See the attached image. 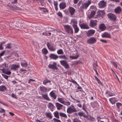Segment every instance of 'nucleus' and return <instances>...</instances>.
I'll return each mask as SVG.
<instances>
[{
    "instance_id": "1",
    "label": "nucleus",
    "mask_w": 122,
    "mask_h": 122,
    "mask_svg": "<svg viewBox=\"0 0 122 122\" xmlns=\"http://www.w3.org/2000/svg\"><path fill=\"white\" fill-rule=\"evenodd\" d=\"M1 67L2 68L1 69V70L4 73L8 75H10L11 73L10 70H9V67L8 64L5 63H4L2 65Z\"/></svg>"
},
{
    "instance_id": "2",
    "label": "nucleus",
    "mask_w": 122,
    "mask_h": 122,
    "mask_svg": "<svg viewBox=\"0 0 122 122\" xmlns=\"http://www.w3.org/2000/svg\"><path fill=\"white\" fill-rule=\"evenodd\" d=\"M91 1L90 0H88L86 1L85 2L82 4L79 10L83 11L84 9H86L91 4Z\"/></svg>"
},
{
    "instance_id": "3",
    "label": "nucleus",
    "mask_w": 122,
    "mask_h": 122,
    "mask_svg": "<svg viewBox=\"0 0 122 122\" xmlns=\"http://www.w3.org/2000/svg\"><path fill=\"white\" fill-rule=\"evenodd\" d=\"M66 99L63 98H58V101L61 103L67 106H68L71 104V103L68 101H65Z\"/></svg>"
},
{
    "instance_id": "4",
    "label": "nucleus",
    "mask_w": 122,
    "mask_h": 122,
    "mask_svg": "<svg viewBox=\"0 0 122 122\" xmlns=\"http://www.w3.org/2000/svg\"><path fill=\"white\" fill-rule=\"evenodd\" d=\"M64 27L66 32L69 35H71L73 34V31L72 27L69 25H65Z\"/></svg>"
},
{
    "instance_id": "5",
    "label": "nucleus",
    "mask_w": 122,
    "mask_h": 122,
    "mask_svg": "<svg viewBox=\"0 0 122 122\" xmlns=\"http://www.w3.org/2000/svg\"><path fill=\"white\" fill-rule=\"evenodd\" d=\"M77 112L74 106L71 105L69 107L67 110V112L68 113L71 114L75 112Z\"/></svg>"
},
{
    "instance_id": "6",
    "label": "nucleus",
    "mask_w": 122,
    "mask_h": 122,
    "mask_svg": "<svg viewBox=\"0 0 122 122\" xmlns=\"http://www.w3.org/2000/svg\"><path fill=\"white\" fill-rule=\"evenodd\" d=\"M97 41L96 39L93 37L89 38L87 40V43L89 44H92L95 43Z\"/></svg>"
},
{
    "instance_id": "7",
    "label": "nucleus",
    "mask_w": 122,
    "mask_h": 122,
    "mask_svg": "<svg viewBox=\"0 0 122 122\" xmlns=\"http://www.w3.org/2000/svg\"><path fill=\"white\" fill-rule=\"evenodd\" d=\"M48 67L50 69L54 70H58V68L57 67L56 63L55 62H53L52 64H49L48 66Z\"/></svg>"
},
{
    "instance_id": "8",
    "label": "nucleus",
    "mask_w": 122,
    "mask_h": 122,
    "mask_svg": "<svg viewBox=\"0 0 122 122\" xmlns=\"http://www.w3.org/2000/svg\"><path fill=\"white\" fill-rule=\"evenodd\" d=\"M10 67V70L15 71L18 69L20 67V65L19 64L17 65L13 64L11 65Z\"/></svg>"
},
{
    "instance_id": "9",
    "label": "nucleus",
    "mask_w": 122,
    "mask_h": 122,
    "mask_svg": "<svg viewBox=\"0 0 122 122\" xmlns=\"http://www.w3.org/2000/svg\"><path fill=\"white\" fill-rule=\"evenodd\" d=\"M107 16L108 17L112 20L115 21L116 20V17L115 15L112 13H109Z\"/></svg>"
},
{
    "instance_id": "10",
    "label": "nucleus",
    "mask_w": 122,
    "mask_h": 122,
    "mask_svg": "<svg viewBox=\"0 0 122 122\" xmlns=\"http://www.w3.org/2000/svg\"><path fill=\"white\" fill-rule=\"evenodd\" d=\"M61 64L65 68H68L69 67L68 64L67 62L65 60L60 61Z\"/></svg>"
},
{
    "instance_id": "11",
    "label": "nucleus",
    "mask_w": 122,
    "mask_h": 122,
    "mask_svg": "<svg viewBox=\"0 0 122 122\" xmlns=\"http://www.w3.org/2000/svg\"><path fill=\"white\" fill-rule=\"evenodd\" d=\"M79 25L81 29H88L89 28V27L87 25L86 23H80Z\"/></svg>"
},
{
    "instance_id": "12",
    "label": "nucleus",
    "mask_w": 122,
    "mask_h": 122,
    "mask_svg": "<svg viewBox=\"0 0 122 122\" xmlns=\"http://www.w3.org/2000/svg\"><path fill=\"white\" fill-rule=\"evenodd\" d=\"M95 32V30H88L86 33V35L88 37L92 36Z\"/></svg>"
},
{
    "instance_id": "13",
    "label": "nucleus",
    "mask_w": 122,
    "mask_h": 122,
    "mask_svg": "<svg viewBox=\"0 0 122 122\" xmlns=\"http://www.w3.org/2000/svg\"><path fill=\"white\" fill-rule=\"evenodd\" d=\"M49 50L51 51H54L56 50V48L52 46L51 43L48 42L46 44Z\"/></svg>"
},
{
    "instance_id": "14",
    "label": "nucleus",
    "mask_w": 122,
    "mask_h": 122,
    "mask_svg": "<svg viewBox=\"0 0 122 122\" xmlns=\"http://www.w3.org/2000/svg\"><path fill=\"white\" fill-rule=\"evenodd\" d=\"M68 10L71 15H73L74 14L75 10L73 7H69L68 9Z\"/></svg>"
},
{
    "instance_id": "15",
    "label": "nucleus",
    "mask_w": 122,
    "mask_h": 122,
    "mask_svg": "<svg viewBox=\"0 0 122 122\" xmlns=\"http://www.w3.org/2000/svg\"><path fill=\"white\" fill-rule=\"evenodd\" d=\"M106 2L104 0L101 1L98 4L99 7L102 8L104 7L106 5Z\"/></svg>"
},
{
    "instance_id": "16",
    "label": "nucleus",
    "mask_w": 122,
    "mask_h": 122,
    "mask_svg": "<svg viewBox=\"0 0 122 122\" xmlns=\"http://www.w3.org/2000/svg\"><path fill=\"white\" fill-rule=\"evenodd\" d=\"M97 21L96 20H91L90 21V26L93 27L97 25Z\"/></svg>"
},
{
    "instance_id": "17",
    "label": "nucleus",
    "mask_w": 122,
    "mask_h": 122,
    "mask_svg": "<svg viewBox=\"0 0 122 122\" xmlns=\"http://www.w3.org/2000/svg\"><path fill=\"white\" fill-rule=\"evenodd\" d=\"M55 106L57 109L58 110L62 109L63 106V105L58 102H56V103Z\"/></svg>"
},
{
    "instance_id": "18",
    "label": "nucleus",
    "mask_w": 122,
    "mask_h": 122,
    "mask_svg": "<svg viewBox=\"0 0 122 122\" xmlns=\"http://www.w3.org/2000/svg\"><path fill=\"white\" fill-rule=\"evenodd\" d=\"M99 29L101 31L104 30L106 29V26L104 24L102 23L100 24L99 26Z\"/></svg>"
},
{
    "instance_id": "19",
    "label": "nucleus",
    "mask_w": 122,
    "mask_h": 122,
    "mask_svg": "<svg viewBox=\"0 0 122 122\" xmlns=\"http://www.w3.org/2000/svg\"><path fill=\"white\" fill-rule=\"evenodd\" d=\"M49 56L51 58L55 60L57 59L58 57V56L57 55L53 54H50Z\"/></svg>"
},
{
    "instance_id": "20",
    "label": "nucleus",
    "mask_w": 122,
    "mask_h": 122,
    "mask_svg": "<svg viewBox=\"0 0 122 122\" xmlns=\"http://www.w3.org/2000/svg\"><path fill=\"white\" fill-rule=\"evenodd\" d=\"M49 95L50 97L52 98L54 100L56 99L57 96L56 95L53 91H52L50 93Z\"/></svg>"
},
{
    "instance_id": "21",
    "label": "nucleus",
    "mask_w": 122,
    "mask_h": 122,
    "mask_svg": "<svg viewBox=\"0 0 122 122\" xmlns=\"http://www.w3.org/2000/svg\"><path fill=\"white\" fill-rule=\"evenodd\" d=\"M102 37H105L109 38H110L111 37V36L110 34L107 32L104 33L102 34Z\"/></svg>"
},
{
    "instance_id": "22",
    "label": "nucleus",
    "mask_w": 122,
    "mask_h": 122,
    "mask_svg": "<svg viewBox=\"0 0 122 122\" xmlns=\"http://www.w3.org/2000/svg\"><path fill=\"white\" fill-rule=\"evenodd\" d=\"M47 106L48 108H49L51 111H53V109L54 106L53 104L50 102L48 104Z\"/></svg>"
},
{
    "instance_id": "23",
    "label": "nucleus",
    "mask_w": 122,
    "mask_h": 122,
    "mask_svg": "<svg viewBox=\"0 0 122 122\" xmlns=\"http://www.w3.org/2000/svg\"><path fill=\"white\" fill-rule=\"evenodd\" d=\"M66 7V3L65 2H61L59 4V7L60 9H63Z\"/></svg>"
},
{
    "instance_id": "24",
    "label": "nucleus",
    "mask_w": 122,
    "mask_h": 122,
    "mask_svg": "<svg viewBox=\"0 0 122 122\" xmlns=\"http://www.w3.org/2000/svg\"><path fill=\"white\" fill-rule=\"evenodd\" d=\"M109 101L111 102L112 104H114L117 101L116 100L115 98H112L109 99Z\"/></svg>"
},
{
    "instance_id": "25",
    "label": "nucleus",
    "mask_w": 122,
    "mask_h": 122,
    "mask_svg": "<svg viewBox=\"0 0 122 122\" xmlns=\"http://www.w3.org/2000/svg\"><path fill=\"white\" fill-rule=\"evenodd\" d=\"M45 115L47 117L50 119H51L52 118V115L51 112H46L45 113Z\"/></svg>"
},
{
    "instance_id": "26",
    "label": "nucleus",
    "mask_w": 122,
    "mask_h": 122,
    "mask_svg": "<svg viewBox=\"0 0 122 122\" xmlns=\"http://www.w3.org/2000/svg\"><path fill=\"white\" fill-rule=\"evenodd\" d=\"M73 27L75 33H78L79 30V28L77 27V25H73Z\"/></svg>"
},
{
    "instance_id": "27",
    "label": "nucleus",
    "mask_w": 122,
    "mask_h": 122,
    "mask_svg": "<svg viewBox=\"0 0 122 122\" xmlns=\"http://www.w3.org/2000/svg\"><path fill=\"white\" fill-rule=\"evenodd\" d=\"M42 95L43 98L46 100L49 101H50V100L48 97V95L47 94H42Z\"/></svg>"
},
{
    "instance_id": "28",
    "label": "nucleus",
    "mask_w": 122,
    "mask_h": 122,
    "mask_svg": "<svg viewBox=\"0 0 122 122\" xmlns=\"http://www.w3.org/2000/svg\"><path fill=\"white\" fill-rule=\"evenodd\" d=\"M40 90L43 92H46L47 91V88L45 87L40 86Z\"/></svg>"
},
{
    "instance_id": "29",
    "label": "nucleus",
    "mask_w": 122,
    "mask_h": 122,
    "mask_svg": "<svg viewBox=\"0 0 122 122\" xmlns=\"http://www.w3.org/2000/svg\"><path fill=\"white\" fill-rule=\"evenodd\" d=\"M96 13V12L94 11H92L91 14L88 16V18L89 19H90L92 18L95 15Z\"/></svg>"
},
{
    "instance_id": "30",
    "label": "nucleus",
    "mask_w": 122,
    "mask_h": 122,
    "mask_svg": "<svg viewBox=\"0 0 122 122\" xmlns=\"http://www.w3.org/2000/svg\"><path fill=\"white\" fill-rule=\"evenodd\" d=\"M121 10V9L119 6L117 7L115 10V11L116 13H120Z\"/></svg>"
},
{
    "instance_id": "31",
    "label": "nucleus",
    "mask_w": 122,
    "mask_h": 122,
    "mask_svg": "<svg viewBox=\"0 0 122 122\" xmlns=\"http://www.w3.org/2000/svg\"><path fill=\"white\" fill-rule=\"evenodd\" d=\"M82 109L85 111L87 114H88V112L86 110V105L84 104H83L82 105Z\"/></svg>"
},
{
    "instance_id": "32",
    "label": "nucleus",
    "mask_w": 122,
    "mask_h": 122,
    "mask_svg": "<svg viewBox=\"0 0 122 122\" xmlns=\"http://www.w3.org/2000/svg\"><path fill=\"white\" fill-rule=\"evenodd\" d=\"M79 56L78 55H77L76 56H70V58L72 59H76L78 58Z\"/></svg>"
},
{
    "instance_id": "33",
    "label": "nucleus",
    "mask_w": 122,
    "mask_h": 122,
    "mask_svg": "<svg viewBox=\"0 0 122 122\" xmlns=\"http://www.w3.org/2000/svg\"><path fill=\"white\" fill-rule=\"evenodd\" d=\"M6 89V88L5 86H0V91L2 92H4L5 90Z\"/></svg>"
},
{
    "instance_id": "34",
    "label": "nucleus",
    "mask_w": 122,
    "mask_h": 122,
    "mask_svg": "<svg viewBox=\"0 0 122 122\" xmlns=\"http://www.w3.org/2000/svg\"><path fill=\"white\" fill-rule=\"evenodd\" d=\"M54 116L56 118L59 119V113L58 112L56 111L54 113Z\"/></svg>"
},
{
    "instance_id": "35",
    "label": "nucleus",
    "mask_w": 122,
    "mask_h": 122,
    "mask_svg": "<svg viewBox=\"0 0 122 122\" xmlns=\"http://www.w3.org/2000/svg\"><path fill=\"white\" fill-rule=\"evenodd\" d=\"M106 94H108L110 97L114 96L115 95L114 94L108 91L106 92Z\"/></svg>"
},
{
    "instance_id": "36",
    "label": "nucleus",
    "mask_w": 122,
    "mask_h": 122,
    "mask_svg": "<svg viewBox=\"0 0 122 122\" xmlns=\"http://www.w3.org/2000/svg\"><path fill=\"white\" fill-rule=\"evenodd\" d=\"M78 115L80 116H82L86 118L87 117V116L85 115V114L82 112H79L78 113Z\"/></svg>"
},
{
    "instance_id": "37",
    "label": "nucleus",
    "mask_w": 122,
    "mask_h": 122,
    "mask_svg": "<svg viewBox=\"0 0 122 122\" xmlns=\"http://www.w3.org/2000/svg\"><path fill=\"white\" fill-rule=\"evenodd\" d=\"M77 22L76 20L75 19H72L71 20V23L73 26V25H76Z\"/></svg>"
},
{
    "instance_id": "38",
    "label": "nucleus",
    "mask_w": 122,
    "mask_h": 122,
    "mask_svg": "<svg viewBox=\"0 0 122 122\" xmlns=\"http://www.w3.org/2000/svg\"><path fill=\"white\" fill-rule=\"evenodd\" d=\"M42 51L43 53L45 54H47L48 52L46 48H44L42 50Z\"/></svg>"
},
{
    "instance_id": "39",
    "label": "nucleus",
    "mask_w": 122,
    "mask_h": 122,
    "mask_svg": "<svg viewBox=\"0 0 122 122\" xmlns=\"http://www.w3.org/2000/svg\"><path fill=\"white\" fill-rule=\"evenodd\" d=\"M58 57H59L60 58H61L62 59H67V58L66 57L65 55L59 56H58Z\"/></svg>"
},
{
    "instance_id": "40",
    "label": "nucleus",
    "mask_w": 122,
    "mask_h": 122,
    "mask_svg": "<svg viewBox=\"0 0 122 122\" xmlns=\"http://www.w3.org/2000/svg\"><path fill=\"white\" fill-rule=\"evenodd\" d=\"M50 82V81L49 80H48L47 79H46L44 80L43 81V84L45 85L46 84L48 83H49Z\"/></svg>"
},
{
    "instance_id": "41",
    "label": "nucleus",
    "mask_w": 122,
    "mask_h": 122,
    "mask_svg": "<svg viewBox=\"0 0 122 122\" xmlns=\"http://www.w3.org/2000/svg\"><path fill=\"white\" fill-rule=\"evenodd\" d=\"M57 53L58 54H62L63 53V52L62 49H60L57 51Z\"/></svg>"
},
{
    "instance_id": "42",
    "label": "nucleus",
    "mask_w": 122,
    "mask_h": 122,
    "mask_svg": "<svg viewBox=\"0 0 122 122\" xmlns=\"http://www.w3.org/2000/svg\"><path fill=\"white\" fill-rule=\"evenodd\" d=\"M60 115L61 116L65 117H67V116L66 115L63 113H62V112H60Z\"/></svg>"
},
{
    "instance_id": "43",
    "label": "nucleus",
    "mask_w": 122,
    "mask_h": 122,
    "mask_svg": "<svg viewBox=\"0 0 122 122\" xmlns=\"http://www.w3.org/2000/svg\"><path fill=\"white\" fill-rule=\"evenodd\" d=\"M11 47V43H8L7 44V46H6V48L8 49H10Z\"/></svg>"
},
{
    "instance_id": "44",
    "label": "nucleus",
    "mask_w": 122,
    "mask_h": 122,
    "mask_svg": "<svg viewBox=\"0 0 122 122\" xmlns=\"http://www.w3.org/2000/svg\"><path fill=\"white\" fill-rule=\"evenodd\" d=\"M99 13L100 15L102 16L104 15L105 14L103 10H100L99 11Z\"/></svg>"
},
{
    "instance_id": "45",
    "label": "nucleus",
    "mask_w": 122,
    "mask_h": 122,
    "mask_svg": "<svg viewBox=\"0 0 122 122\" xmlns=\"http://www.w3.org/2000/svg\"><path fill=\"white\" fill-rule=\"evenodd\" d=\"M40 9L44 12H46L48 11V10L44 8H41Z\"/></svg>"
},
{
    "instance_id": "46",
    "label": "nucleus",
    "mask_w": 122,
    "mask_h": 122,
    "mask_svg": "<svg viewBox=\"0 0 122 122\" xmlns=\"http://www.w3.org/2000/svg\"><path fill=\"white\" fill-rule=\"evenodd\" d=\"M2 76L4 78H5L6 79H8V76L6 75L5 74H2Z\"/></svg>"
},
{
    "instance_id": "47",
    "label": "nucleus",
    "mask_w": 122,
    "mask_h": 122,
    "mask_svg": "<svg viewBox=\"0 0 122 122\" xmlns=\"http://www.w3.org/2000/svg\"><path fill=\"white\" fill-rule=\"evenodd\" d=\"M5 112V111L3 109L0 107V113H3Z\"/></svg>"
},
{
    "instance_id": "48",
    "label": "nucleus",
    "mask_w": 122,
    "mask_h": 122,
    "mask_svg": "<svg viewBox=\"0 0 122 122\" xmlns=\"http://www.w3.org/2000/svg\"><path fill=\"white\" fill-rule=\"evenodd\" d=\"M116 106L118 108L120 106H122V104L119 102L117 103H116Z\"/></svg>"
},
{
    "instance_id": "49",
    "label": "nucleus",
    "mask_w": 122,
    "mask_h": 122,
    "mask_svg": "<svg viewBox=\"0 0 122 122\" xmlns=\"http://www.w3.org/2000/svg\"><path fill=\"white\" fill-rule=\"evenodd\" d=\"M53 119L55 122H61L60 120L57 119L55 118H54Z\"/></svg>"
},
{
    "instance_id": "50",
    "label": "nucleus",
    "mask_w": 122,
    "mask_h": 122,
    "mask_svg": "<svg viewBox=\"0 0 122 122\" xmlns=\"http://www.w3.org/2000/svg\"><path fill=\"white\" fill-rule=\"evenodd\" d=\"M21 65L22 66L24 67H25L27 66V63H21Z\"/></svg>"
},
{
    "instance_id": "51",
    "label": "nucleus",
    "mask_w": 122,
    "mask_h": 122,
    "mask_svg": "<svg viewBox=\"0 0 122 122\" xmlns=\"http://www.w3.org/2000/svg\"><path fill=\"white\" fill-rule=\"evenodd\" d=\"M73 122H81L80 120L77 119H74L73 121Z\"/></svg>"
},
{
    "instance_id": "52",
    "label": "nucleus",
    "mask_w": 122,
    "mask_h": 122,
    "mask_svg": "<svg viewBox=\"0 0 122 122\" xmlns=\"http://www.w3.org/2000/svg\"><path fill=\"white\" fill-rule=\"evenodd\" d=\"M0 103L3 105L4 106H8V105L6 103H5L1 101L0 100Z\"/></svg>"
},
{
    "instance_id": "53",
    "label": "nucleus",
    "mask_w": 122,
    "mask_h": 122,
    "mask_svg": "<svg viewBox=\"0 0 122 122\" xmlns=\"http://www.w3.org/2000/svg\"><path fill=\"white\" fill-rule=\"evenodd\" d=\"M112 64L114 65V66L116 67L117 68V63L114 62H112Z\"/></svg>"
},
{
    "instance_id": "54",
    "label": "nucleus",
    "mask_w": 122,
    "mask_h": 122,
    "mask_svg": "<svg viewBox=\"0 0 122 122\" xmlns=\"http://www.w3.org/2000/svg\"><path fill=\"white\" fill-rule=\"evenodd\" d=\"M58 15L61 17H62V14L61 12H59L57 14Z\"/></svg>"
},
{
    "instance_id": "55",
    "label": "nucleus",
    "mask_w": 122,
    "mask_h": 122,
    "mask_svg": "<svg viewBox=\"0 0 122 122\" xmlns=\"http://www.w3.org/2000/svg\"><path fill=\"white\" fill-rule=\"evenodd\" d=\"M77 85L78 86L77 87V89H81L80 90V91H82V90H81L82 89V87H81L80 86H79V85L78 84Z\"/></svg>"
},
{
    "instance_id": "56",
    "label": "nucleus",
    "mask_w": 122,
    "mask_h": 122,
    "mask_svg": "<svg viewBox=\"0 0 122 122\" xmlns=\"http://www.w3.org/2000/svg\"><path fill=\"white\" fill-rule=\"evenodd\" d=\"M100 41L102 42H104L105 43H107V41L105 40L101 39L100 40Z\"/></svg>"
},
{
    "instance_id": "57",
    "label": "nucleus",
    "mask_w": 122,
    "mask_h": 122,
    "mask_svg": "<svg viewBox=\"0 0 122 122\" xmlns=\"http://www.w3.org/2000/svg\"><path fill=\"white\" fill-rule=\"evenodd\" d=\"M82 64L81 62L80 61H78L76 62L75 64Z\"/></svg>"
},
{
    "instance_id": "58",
    "label": "nucleus",
    "mask_w": 122,
    "mask_h": 122,
    "mask_svg": "<svg viewBox=\"0 0 122 122\" xmlns=\"http://www.w3.org/2000/svg\"><path fill=\"white\" fill-rule=\"evenodd\" d=\"M71 81L72 82V83L76 84H77V82L74 80L73 79H71Z\"/></svg>"
},
{
    "instance_id": "59",
    "label": "nucleus",
    "mask_w": 122,
    "mask_h": 122,
    "mask_svg": "<svg viewBox=\"0 0 122 122\" xmlns=\"http://www.w3.org/2000/svg\"><path fill=\"white\" fill-rule=\"evenodd\" d=\"M54 5L55 6H57L58 5V3L57 1H54Z\"/></svg>"
},
{
    "instance_id": "60",
    "label": "nucleus",
    "mask_w": 122,
    "mask_h": 122,
    "mask_svg": "<svg viewBox=\"0 0 122 122\" xmlns=\"http://www.w3.org/2000/svg\"><path fill=\"white\" fill-rule=\"evenodd\" d=\"M42 35H44L45 36H47V32H45L43 33Z\"/></svg>"
},
{
    "instance_id": "61",
    "label": "nucleus",
    "mask_w": 122,
    "mask_h": 122,
    "mask_svg": "<svg viewBox=\"0 0 122 122\" xmlns=\"http://www.w3.org/2000/svg\"><path fill=\"white\" fill-rule=\"evenodd\" d=\"M31 81H35L34 80H33L32 79H30L29 80V81H28V83H30V82Z\"/></svg>"
},
{
    "instance_id": "62",
    "label": "nucleus",
    "mask_w": 122,
    "mask_h": 122,
    "mask_svg": "<svg viewBox=\"0 0 122 122\" xmlns=\"http://www.w3.org/2000/svg\"><path fill=\"white\" fill-rule=\"evenodd\" d=\"M5 52V51H3L2 52H1L0 53V56H1L3 55L4 54Z\"/></svg>"
},
{
    "instance_id": "63",
    "label": "nucleus",
    "mask_w": 122,
    "mask_h": 122,
    "mask_svg": "<svg viewBox=\"0 0 122 122\" xmlns=\"http://www.w3.org/2000/svg\"><path fill=\"white\" fill-rule=\"evenodd\" d=\"M77 105L78 107L80 108L81 107H82L81 104L80 103L77 104Z\"/></svg>"
},
{
    "instance_id": "64",
    "label": "nucleus",
    "mask_w": 122,
    "mask_h": 122,
    "mask_svg": "<svg viewBox=\"0 0 122 122\" xmlns=\"http://www.w3.org/2000/svg\"><path fill=\"white\" fill-rule=\"evenodd\" d=\"M11 96L12 97L15 98L16 97V95L15 94H11Z\"/></svg>"
}]
</instances>
